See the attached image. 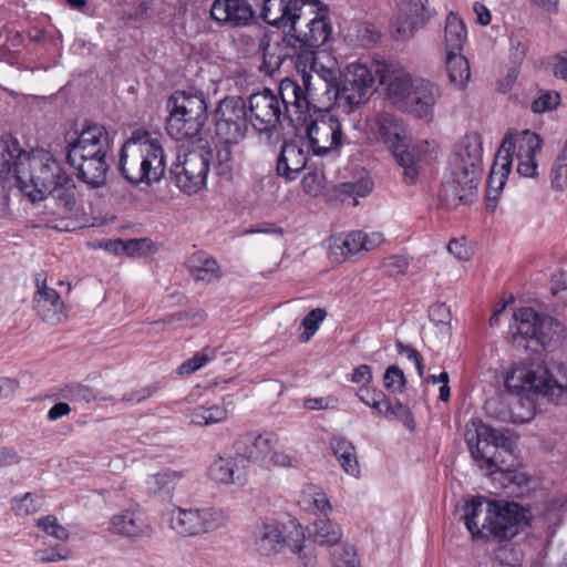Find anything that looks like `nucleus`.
I'll list each match as a JSON object with an SVG mask.
<instances>
[{
	"label": "nucleus",
	"instance_id": "obj_1",
	"mask_svg": "<svg viewBox=\"0 0 567 567\" xmlns=\"http://www.w3.org/2000/svg\"><path fill=\"white\" fill-rule=\"evenodd\" d=\"M21 152L19 158H14L13 169L18 187L32 202H47L45 208L61 220V224L53 226L54 228L66 231L73 229L69 223L63 224L76 209L73 178L49 152L31 156L22 147Z\"/></svg>",
	"mask_w": 567,
	"mask_h": 567
},
{
	"label": "nucleus",
	"instance_id": "obj_2",
	"mask_svg": "<svg viewBox=\"0 0 567 567\" xmlns=\"http://www.w3.org/2000/svg\"><path fill=\"white\" fill-rule=\"evenodd\" d=\"M464 523L473 539L503 542L514 538L532 516L520 504L505 499L474 496L464 505Z\"/></svg>",
	"mask_w": 567,
	"mask_h": 567
},
{
	"label": "nucleus",
	"instance_id": "obj_3",
	"mask_svg": "<svg viewBox=\"0 0 567 567\" xmlns=\"http://www.w3.org/2000/svg\"><path fill=\"white\" fill-rule=\"evenodd\" d=\"M451 177L440 194L446 209L472 205L477 199V188L483 173V144L476 132L465 134L454 146L450 158Z\"/></svg>",
	"mask_w": 567,
	"mask_h": 567
},
{
	"label": "nucleus",
	"instance_id": "obj_4",
	"mask_svg": "<svg viewBox=\"0 0 567 567\" xmlns=\"http://www.w3.org/2000/svg\"><path fill=\"white\" fill-rule=\"evenodd\" d=\"M118 171L132 185L152 186L166 172L164 148L146 130H135L120 151Z\"/></svg>",
	"mask_w": 567,
	"mask_h": 567
},
{
	"label": "nucleus",
	"instance_id": "obj_5",
	"mask_svg": "<svg viewBox=\"0 0 567 567\" xmlns=\"http://www.w3.org/2000/svg\"><path fill=\"white\" fill-rule=\"evenodd\" d=\"M505 386L513 393L527 392L537 400L561 404L567 402V369L532 361L512 368L505 378Z\"/></svg>",
	"mask_w": 567,
	"mask_h": 567
},
{
	"label": "nucleus",
	"instance_id": "obj_6",
	"mask_svg": "<svg viewBox=\"0 0 567 567\" xmlns=\"http://www.w3.org/2000/svg\"><path fill=\"white\" fill-rule=\"evenodd\" d=\"M332 39V24L329 6L322 0L312 8H308L307 17L300 24H296L290 33H285L282 43L290 50L285 55L300 56L312 60L319 49Z\"/></svg>",
	"mask_w": 567,
	"mask_h": 567
},
{
	"label": "nucleus",
	"instance_id": "obj_7",
	"mask_svg": "<svg viewBox=\"0 0 567 567\" xmlns=\"http://www.w3.org/2000/svg\"><path fill=\"white\" fill-rule=\"evenodd\" d=\"M168 117L167 134L176 141H188L198 136L208 115L207 103L200 91L177 90L166 102Z\"/></svg>",
	"mask_w": 567,
	"mask_h": 567
},
{
	"label": "nucleus",
	"instance_id": "obj_8",
	"mask_svg": "<svg viewBox=\"0 0 567 567\" xmlns=\"http://www.w3.org/2000/svg\"><path fill=\"white\" fill-rule=\"evenodd\" d=\"M513 318L514 322L509 326L512 344L534 353L545 351L555 336L558 337L561 327L553 317L527 307L519 308Z\"/></svg>",
	"mask_w": 567,
	"mask_h": 567
},
{
	"label": "nucleus",
	"instance_id": "obj_9",
	"mask_svg": "<svg viewBox=\"0 0 567 567\" xmlns=\"http://www.w3.org/2000/svg\"><path fill=\"white\" fill-rule=\"evenodd\" d=\"M300 76L301 83L290 78L281 80L277 94L285 118L295 124L297 128L301 126V123H306L308 117H313V114L319 112V109L312 103L317 95L315 75L303 71Z\"/></svg>",
	"mask_w": 567,
	"mask_h": 567
},
{
	"label": "nucleus",
	"instance_id": "obj_10",
	"mask_svg": "<svg viewBox=\"0 0 567 567\" xmlns=\"http://www.w3.org/2000/svg\"><path fill=\"white\" fill-rule=\"evenodd\" d=\"M229 518L228 512L220 507H175L169 527L183 537H196L225 527Z\"/></svg>",
	"mask_w": 567,
	"mask_h": 567
},
{
	"label": "nucleus",
	"instance_id": "obj_11",
	"mask_svg": "<svg viewBox=\"0 0 567 567\" xmlns=\"http://www.w3.org/2000/svg\"><path fill=\"white\" fill-rule=\"evenodd\" d=\"M465 441L474 461H495L498 449L513 455L517 437L509 430H495L481 420H473L466 425Z\"/></svg>",
	"mask_w": 567,
	"mask_h": 567
},
{
	"label": "nucleus",
	"instance_id": "obj_12",
	"mask_svg": "<svg viewBox=\"0 0 567 567\" xmlns=\"http://www.w3.org/2000/svg\"><path fill=\"white\" fill-rule=\"evenodd\" d=\"M210 124L219 140L239 142L250 125L246 101L240 96L223 99L210 115Z\"/></svg>",
	"mask_w": 567,
	"mask_h": 567
},
{
	"label": "nucleus",
	"instance_id": "obj_13",
	"mask_svg": "<svg viewBox=\"0 0 567 567\" xmlns=\"http://www.w3.org/2000/svg\"><path fill=\"white\" fill-rule=\"evenodd\" d=\"M315 118L308 117L306 135L315 155H326L339 151L343 144V132L340 121L330 111L318 112Z\"/></svg>",
	"mask_w": 567,
	"mask_h": 567
},
{
	"label": "nucleus",
	"instance_id": "obj_14",
	"mask_svg": "<svg viewBox=\"0 0 567 567\" xmlns=\"http://www.w3.org/2000/svg\"><path fill=\"white\" fill-rule=\"evenodd\" d=\"M246 103L249 123L259 134L271 135L285 117L278 95L270 89L251 93Z\"/></svg>",
	"mask_w": 567,
	"mask_h": 567
},
{
	"label": "nucleus",
	"instance_id": "obj_15",
	"mask_svg": "<svg viewBox=\"0 0 567 567\" xmlns=\"http://www.w3.org/2000/svg\"><path fill=\"white\" fill-rule=\"evenodd\" d=\"M319 0H264L260 17L265 23L290 33L307 17L308 8Z\"/></svg>",
	"mask_w": 567,
	"mask_h": 567
},
{
	"label": "nucleus",
	"instance_id": "obj_16",
	"mask_svg": "<svg viewBox=\"0 0 567 567\" xmlns=\"http://www.w3.org/2000/svg\"><path fill=\"white\" fill-rule=\"evenodd\" d=\"M297 538L284 534V525L276 520H264L254 528V547L261 556H274L289 548L300 553L305 548L303 533L296 530Z\"/></svg>",
	"mask_w": 567,
	"mask_h": 567
},
{
	"label": "nucleus",
	"instance_id": "obj_17",
	"mask_svg": "<svg viewBox=\"0 0 567 567\" xmlns=\"http://www.w3.org/2000/svg\"><path fill=\"white\" fill-rule=\"evenodd\" d=\"M374 83L371 70L362 63H351L347 66L336 87V100L350 107L367 102L369 92Z\"/></svg>",
	"mask_w": 567,
	"mask_h": 567
},
{
	"label": "nucleus",
	"instance_id": "obj_18",
	"mask_svg": "<svg viewBox=\"0 0 567 567\" xmlns=\"http://www.w3.org/2000/svg\"><path fill=\"white\" fill-rule=\"evenodd\" d=\"M209 171L208 157L194 151L184 154L183 161L172 165L171 181L185 194L198 193L205 185Z\"/></svg>",
	"mask_w": 567,
	"mask_h": 567
},
{
	"label": "nucleus",
	"instance_id": "obj_19",
	"mask_svg": "<svg viewBox=\"0 0 567 567\" xmlns=\"http://www.w3.org/2000/svg\"><path fill=\"white\" fill-rule=\"evenodd\" d=\"M516 148V141L511 134H506L496 152L493 165L486 183V209L494 212L501 192L503 190L513 162L512 153Z\"/></svg>",
	"mask_w": 567,
	"mask_h": 567
},
{
	"label": "nucleus",
	"instance_id": "obj_20",
	"mask_svg": "<svg viewBox=\"0 0 567 567\" xmlns=\"http://www.w3.org/2000/svg\"><path fill=\"white\" fill-rule=\"evenodd\" d=\"M482 475L488 477L495 488L516 487L517 493H525L533 488L534 478L524 468L523 463L501 466V463H478Z\"/></svg>",
	"mask_w": 567,
	"mask_h": 567
},
{
	"label": "nucleus",
	"instance_id": "obj_21",
	"mask_svg": "<svg viewBox=\"0 0 567 567\" xmlns=\"http://www.w3.org/2000/svg\"><path fill=\"white\" fill-rule=\"evenodd\" d=\"M276 442L277 437L274 433L247 432L234 442V458L241 461H265L267 458L277 461Z\"/></svg>",
	"mask_w": 567,
	"mask_h": 567
},
{
	"label": "nucleus",
	"instance_id": "obj_22",
	"mask_svg": "<svg viewBox=\"0 0 567 567\" xmlns=\"http://www.w3.org/2000/svg\"><path fill=\"white\" fill-rule=\"evenodd\" d=\"M427 0H401L393 28L398 39H409L414 32L425 25L433 16Z\"/></svg>",
	"mask_w": 567,
	"mask_h": 567
},
{
	"label": "nucleus",
	"instance_id": "obj_23",
	"mask_svg": "<svg viewBox=\"0 0 567 567\" xmlns=\"http://www.w3.org/2000/svg\"><path fill=\"white\" fill-rule=\"evenodd\" d=\"M35 286L33 305L39 317L51 324L61 322L65 317L64 302L55 289L48 287L43 272L35 275Z\"/></svg>",
	"mask_w": 567,
	"mask_h": 567
},
{
	"label": "nucleus",
	"instance_id": "obj_24",
	"mask_svg": "<svg viewBox=\"0 0 567 567\" xmlns=\"http://www.w3.org/2000/svg\"><path fill=\"white\" fill-rule=\"evenodd\" d=\"M441 97L440 87L425 79H415L406 103L408 111L419 118L430 122L433 118V110Z\"/></svg>",
	"mask_w": 567,
	"mask_h": 567
},
{
	"label": "nucleus",
	"instance_id": "obj_25",
	"mask_svg": "<svg viewBox=\"0 0 567 567\" xmlns=\"http://www.w3.org/2000/svg\"><path fill=\"white\" fill-rule=\"evenodd\" d=\"M210 17L230 27H244L254 19V10L246 0H215Z\"/></svg>",
	"mask_w": 567,
	"mask_h": 567
},
{
	"label": "nucleus",
	"instance_id": "obj_26",
	"mask_svg": "<svg viewBox=\"0 0 567 567\" xmlns=\"http://www.w3.org/2000/svg\"><path fill=\"white\" fill-rule=\"evenodd\" d=\"M390 68L385 64L377 70L380 83L386 84V95L394 104H405L414 89V80L408 72Z\"/></svg>",
	"mask_w": 567,
	"mask_h": 567
},
{
	"label": "nucleus",
	"instance_id": "obj_27",
	"mask_svg": "<svg viewBox=\"0 0 567 567\" xmlns=\"http://www.w3.org/2000/svg\"><path fill=\"white\" fill-rule=\"evenodd\" d=\"M543 141L536 133L524 131L518 140L516 159L517 173L524 177L537 176L536 154L542 150Z\"/></svg>",
	"mask_w": 567,
	"mask_h": 567
},
{
	"label": "nucleus",
	"instance_id": "obj_28",
	"mask_svg": "<svg viewBox=\"0 0 567 567\" xmlns=\"http://www.w3.org/2000/svg\"><path fill=\"white\" fill-rule=\"evenodd\" d=\"M337 62L331 60V65L322 64L317 54H312V60H305L300 56L296 58V68L300 74H303V71L307 73H311L315 75L313 82L316 83L317 91L324 90L327 93L331 91V89L337 87L338 85V74L339 69L337 68Z\"/></svg>",
	"mask_w": 567,
	"mask_h": 567
},
{
	"label": "nucleus",
	"instance_id": "obj_29",
	"mask_svg": "<svg viewBox=\"0 0 567 567\" xmlns=\"http://www.w3.org/2000/svg\"><path fill=\"white\" fill-rule=\"evenodd\" d=\"M75 137H65L66 146L81 148H113V138L107 128L97 123H87L83 125L80 132L74 133Z\"/></svg>",
	"mask_w": 567,
	"mask_h": 567
},
{
	"label": "nucleus",
	"instance_id": "obj_30",
	"mask_svg": "<svg viewBox=\"0 0 567 567\" xmlns=\"http://www.w3.org/2000/svg\"><path fill=\"white\" fill-rule=\"evenodd\" d=\"M308 154L295 142H285L277 159V174L287 182L295 181L306 168Z\"/></svg>",
	"mask_w": 567,
	"mask_h": 567
},
{
	"label": "nucleus",
	"instance_id": "obj_31",
	"mask_svg": "<svg viewBox=\"0 0 567 567\" xmlns=\"http://www.w3.org/2000/svg\"><path fill=\"white\" fill-rule=\"evenodd\" d=\"M70 166L76 172L80 181L87 184L92 188L102 186L106 182L107 172L111 162L99 161L96 158L89 159H66Z\"/></svg>",
	"mask_w": 567,
	"mask_h": 567
},
{
	"label": "nucleus",
	"instance_id": "obj_32",
	"mask_svg": "<svg viewBox=\"0 0 567 567\" xmlns=\"http://www.w3.org/2000/svg\"><path fill=\"white\" fill-rule=\"evenodd\" d=\"M182 471L165 468L156 474L150 475L146 480V492L148 495L162 501H172L174 491L183 478Z\"/></svg>",
	"mask_w": 567,
	"mask_h": 567
},
{
	"label": "nucleus",
	"instance_id": "obj_33",
	"mask_svg": "<svg viewBox=\"0 0 567 567\" xmlns=\"http://www.w3.org/2000/svg\"><path fill=\"white\" fill-rule=\"evenodd\" d=\"M172 14L167 0H141L134 4L133 11L127 13L125 19L134 22L161 23Z\"/></svg>",
	"mask_w": 567,
	"mask_h": 567
},
{
	"label": "nucleus",
	"instance_id": "obj_34",
	"mask_svg": "<svg viewBox=\"0 0 567 567\" xmlns=\"http://www.w3.org/2000/svg\"><path fill=\"white\" fill-rule=\"evenodd\" d=\"M207 474L217 484H236L247 482V466L244 463H210Z\"/></svg>",
	"mask_w": 567,
	"mask_h": 567
},
{
	"label": "nucleus",
	"instance_id": "obj_35",
	"mask_svg": "<svg viewBox=\"0 0 567 567\" xmlns=\"http://www.w3.org/2000/svg\"><path fill=\"white\" fill-rule=\"evenodd\" d=\"M445 69L451 84L464 90L471 79L470 62L462 52L447 51L445 56Z\"/></svg>",
	"mask_w": 567,
	"mask_h": 567
},
{
	"label": "nucleus",
	"instance_id": "obj_36",
	"mask_svg": "<svg viewBox=\"0 0 567 567\" xmlns=\"http://www.w3.org/2000/svg\"><path fill=\"white\" fill-rule=\"evenodd\" d=\"M392 150L398 164L403 168L405 182L414 184L419 175L416 166L420 159L419 152L414 147L405 145L403 140L401 143H393Z\"/></svg>",
	"mask_w": 567,
	"mask_h": 567
},
{
	"label": "nucleus",
	"instance_id": "obj_37",
	"mask_svg": "<svg viewBox=\"0 0 567 567\" xmlns=\"http://www.w3.org/2000/svg\"><path fill=\"white\" fill-rule=\"evenodd\" d=\"M146 525L134 512L124 511L114 515L111 519V528L114 534L130 538H136L145 535Z\"/></svg>",
	"mask_w": 567,
	"mask_h": 567
},
{
	"label": "nucleus",
	"instance_id": "obj_38",
	"mask_svg": "<svg viewBox=\"0 0 567 567\" xmlns=\"http://www.w3.org/2000/svg\"><path fill=\"white\" fill-rule=\"evenodd\" d=\"M237 143L220 140L213 151L205 154L208 157V162H213V168L217 175L230 177L234 168L231 145Z\"/></svg>",
	"mask_w": 567,
	"mask_h": 567
},
{
	"label": "nucleus",
	"instance_id": "obj_39",
	"mask_svg": "<svg viewBox=\"0 0 567 567\" xmlns=\"http://www.w3.org/2000/svg\"><path fill=\"white\" fill-rule=\"evenodd\" d=\"M22 154L19 141L11 134L0 138V178L13 177L14 158Z\"/></svg>",
	"mask_w": 567,
	"mask_h": 567
},
{
	"label": "nucleus",
	"instance_id": "obj_40",
	"mask_svg": "<svg viewBox=\"0 0 567 567\" xmlns=\"http://www.w3.org/2000/svg\"><path fill=\"white\" fill-rule=\"evenodd\" d=\"M312 542L320 546L337 545L341 537V528L328 518L317 519L309 529Z\"/></svg>",
	"mask_w": 567,
	"mask_h": 567
},
{
	"label": "nucleus",
	"instance_id": "obj_41",
	"mask_svg": "<svg viewBox=\"0 0 567 567\" xmlns=\"http://www.w3.org/2000/svg\"><path fill=\"white\" fill-rule=\"evenodd\" d=\"M466 35L467 32L464 22L455 13L451 12L445 21L446 52H462Z\"/></svg>",
	"mask_w": 567,
	"mask_h": 567
},
{
	"label": "nucleus",
	"instance_id": "obj_42",
	"mask_svg": "<svg viewBox=\"0 0 567 567\" xmlns=\"http://www.w3.org/2000/svg\"><path fill=\"white\" fill-rule=\"evenodd\" d=\"M530 47L529 33L526 29L519 28L509 37V60L514 65H520L526 58Z\"/></svg>",
	"mask_w": 567,
	"mask_h": 567
},
{
	"label": "nucleus",
	"instance_id": "obj_43",
	"mask_svg": "<svg viewBox=\"0 0 567 567\" xmlns=\"http://www.w3.org/2000/svg\"><path fill=\"white\" fill-rule=\"evenodd\" d=\"M298 503L307 511L319 513H327V511H331V504L327 495L313 485L302 492Z\"/></svg>",
	"mask_w": 567,
	"mask_h": 567
},
{
	"label": "nucleus",
	"instance_id": "obj_44",
	"mask_svg": "<svg viewBox=\"0 0 567 567\" xmlns=\"http://www.w3.org/2000/svg\"><path fill=\"white\" fill-rule=\"evenodd\" d=\"M58 398L73 402H91L97 399L96 393L90 386L80 383H69L61 386L56 393Z\"/></svg>",
	"mask_w": 567,
	"mask_h": 567
},
{
	"label": "nucleus",
	"instance_id": "obj_45",
	"mask_svg": "<svg viewBox=\"0 0 567 567\" xmlns=\"http://www.w3.org/2000/svg\"><path fill=\"white\" fill-rule=\"evenodd\" d=\"M551 186L563 192L567 188V138L551 168Z\"/></svg>",
	"mask_w": 567,
	"mask_h": 567
},
{
	"label": "nucleus",
	"instance_id": "obj_46",
	"mask_svg": "<svg viewBox=\"0 0 567 567\" xmlns=\"http://www.w3.org/2000/svg\"><path fill=\"white\" fill-rule=\"evenodd\" d=\"M379 133L388 142L401 143V121L390 113H382L378 118Z\"/></svg>",
	"mask_w": 567,
	"mask_h": 567
},
{
	"label": "nucleus",
	"instance_id": "obj_47",
	"mask_svg": "<svg viewBox=\"0 0 567 567\" xmlns=\"http://www.w3.org/2000/svg\"><path fill=\"white\" fill-rule=\"evenodd\" d=\"M338 249L341 250L343 256L355 255L361 250H370L371 246L367 240V235L362 231H352L347 235L344 239L341 240V244L337 246Z\"/></svg>",
	"mask_w": 567,
	"mask_h": 567
},
{
	"label": "nucleus",
	"instance_id": "obj_48",
	"mask_svg": "<svg viewBox=\"0 0 567 567\" xmlns=\"http://www.w3.org/2000/svg\"><path fill=\"white\" fill-rule=\"evenodd\" d=\"M41 502L33 493H25L20 497H13L11 501V509L17 516H29L37 513L41 508Z\"/></svg>",
	"mask_w": 567,
	"mask_h": 567
},
{
	"label": "nucleus",
	"instance_id": "obj_49",
	"mask_svg": "<svg viewBox=\"0 0 567 567\" xmlns=\"http://www.w3.org/2000/svg\"><path fill=\"white\" fill-rule=\"evenodd\" d=\"M327 312L322 308L312 309L308 312L303 319L301 320V327L305 331L300 334L301 342H308L311 337L315 336L317 330L319 329L320 323L324 320Z\"/></svg>",
	"mask_w": 567,
	"mask_h": 567
},
{
	"label": "nucleus",
	"instance_id": "obj_50",
	"mask_svg": "<svg viewBox=\"0 0 567 567\" xmlns=\"http://www.w3.org/2000/svg\"><path fill=\"white\" fill-rule=\"evenodd\" d=\"M511 539L497 542L499 546L494 550V560L501 566L517 567L520 563V553L513 547Z\"/></svg>",
	"mask_w": 567,
	"mask_h": 567
},
{
	"label": "nucleus",
	"instance_id": "obj_51",
	"mask_svg": "<svg viewBox=\"0 0 567 567\" xmlns=\"http://www.w3.org/2000/svg\"><path fill=\"white\" fill-rule=\"evenodd\" d=\"M113 148H104V150H97V148H81V147H71L65 148L66 153V159H75V161H82V159H89V158H96L99 161H105V162H112L113 161Z\"/></svg>",
	"mask_w": 567,
	"mask_h": 567
},
{
	"label": "nucleus",
	"instance_id": "obj_52",
	"mask_svg": "<svg viewBox=\"0 0 567 567\" xmlns=\"http://www.w3.org/2000/svg\"><path fill=\"white\" fill-rule=\"evenodd\" d=\"M37 527L58 540L65 542L70 537L69 530L58 523V518L54 515H47L39 518Z\"/></svg>",
	"mask_w": 567,
	"mask_h": 567
},
{
	"label": "nucleus",
	"instance_id": "obj_53",
	"mask_svg": "<svg viewBox=\"0 0 567 567\" xmlns=\"http://www.w3.org/2000/svg\"><path fill=\"white\" fill-rule=\"evenodd\" d=\"M303 190L311 195L318 196L324 188L326 177L320 168H309V171L302 177Z\"/></svg>",
	"mask_w": 567,
	"mask_h": 567
},
{
	"label": "nucleus",
	"instance_id": "obj_54",
	"mask_svg": "<svg viewBox=\"0 0 567 567\" xmlns=\"http://www.w3.org/2000/svg\"><path fill=\"white\" fill-rule=\"evenodd\" d=\"M372 187L369 182H357V183H342L338 186L337 192L341 196V202H344L347 197H353V205L358 204L355 197H365Z\"/></svg>",
	"mask_w": 567,
	"mask_h": 567
},
{
	"label": "nucleus",
	"instance_id": "obj_55",
	"mask_svg": "<svg viewBox=\"0 0 567 567\" xmlns=\"http://www.w3.org/2000/svg\"><path fill=\"white\" fill-rule=\"evenodd\" d=\"M332 567H359L354 547L351 545L337 547L332 553Z\"/></svg>",
	"mask_w": 567,
	"mask_h": 567
},
{
	"label": "nucleus",
	"instance_id": "obj_56",
	"mask_svg": "<svg viewBox=\"0 0 567 567\" xmlns=\"http://www.w3.org/2000/svg\"><path fill=\"white\" fill-rule=\"evenodd\" d=\"M383 383L384 386L391 392L401 393L406 383L403 370L398 365H390L384 372Z\"/></svg>",
	"mask_w": 567,
	"mask_h": 567
},
{
	"label": "nucleus",
	"instance_id": "obj_57",
	"mask_svg": "<svg viewBox=\"0 0 567 567\" xmlns=\"http://www.w3.org/2000/svg\"><path fill=\"white\" fill-rule=\"evenodd\" d=\"M35 561L39 564L55 563L66 560L71 556V550L64 546L49 547L39 549L34 553Z\"/></svg>",
	"mask_w": 567,
	"mask_h": 567
},
{
	"label": "nucleus",
	"instance_id": "obj_58",
	"mask_svg": "<svg viewBox=\"0 0 567 567\" xmlns=\"http://www.w3.org/2000/svg\"><path fill=\"white\" fill-rule=\"evenodd\" d=\"M333 455L338 461H357L354 445L344 437H333L330 442Z\"/></svg>",
	"mask_w": 567,
	"mask_h": 567
},
{
	"label": "nucleus",
	"instance_id": "obj_59",
	"mask_svg": "<svg viewBox=\"0 0 567 567\" xmlns=\"http://www.w3.org/2000/svg\"><path fill=\"white\" fill-rule=\"evenodd\" d=\"M206 319V313L200 309H188L183 311H177L167 316L163 321L166 323H175L177 321H187L190 326H197L204 322Z\"/></svg>",
	"mask_w": 567,
	"mask_h": 567
},
{
	"label": "nucleus",
	"instance_id": "obj_60",
	"mask_svg": "<svg viewBox=\"0 0 567 567\" xmlns=\"http://www.w3.org/2000/svg\"><path fill=\"white\" fill-rule=\"evenodd\" d=\"M385 411H388L385 417L400 420L406 427L411 430L414 427L413 414L411 413L409 408L402 404L401 402L395 401L394 403H392L390 401V404L386 405Z\"/></svg>",
	"mask_w": 567,
	"mask_h": 567
},
{
	"label": "nucleus",
	"instance_id": "obj_61",
	"mask_svg": "<svg viewBox=\"0 0 567 567\" xmlns=\"http://www.w3.org/2000/svg\"><path fill=\"white\" fill-rule=\"evenodd\" d=\"M559 103V95L557 93L544 92L532 102V111L534 113H544L555 109Z\"/></svg>",
	"mask_w": 567,
	"mask_h": 567
},
{
	"label": "nucleus",
	"instance_id": "obj_62",
	"mask_svg": "<svg viewBox=\"0 0 567 567\" xmlns=\"http://www.w3.org/2000/svg\"><path fill=\"white\" fill-rule=\"evenodd\" d=\"M153 247V241L150 238H134L126 240V256L141 257L147 254Z\"/></svg>",
	"mask_w": 567,
	"mask_h": 567
},
{
	"label": "nucleus",
	"instance_id": "obj_63",
	"mask_svg": "<svg viewBox=\"0 0 567 567\" xmlns=\"http://www.w3.org/2000/svg\"><path fill=\"white\" fill-rule=\"evenodd\" d=\"M409 266V261L403 256H390L383 260V268L390 276L403 275Z\"/></svg>",
	"mask_w": 567,
	"mask_h": 567
},
{
	"label": "nucleus",
	"instance_id": "obj_64",
	"mask_svg": "<svg viewBox=\"0 0 567 567\" xmlns=\"http://www.w3.org/2000/svg\"><path fill=\"white\" fill-rule=\"evenodd\" d=\"M429 318L435 324H446L451 319V310L445 303H434L429 309Z\"/></svg>",
	"mask_w": 567,
	"mask_h": 567
}]
</instances>
